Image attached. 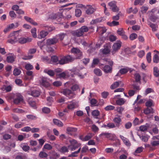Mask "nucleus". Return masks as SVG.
<instances>
[{
  "label": "nucleus",
  "instance_id": "42",
  "mask_svg": "<svg viewBox=\"0 0 159 159\" xmlns=\"http://www.w3.org/2000/svg\"><path fill=\"white\" fill-rule=\"evenodd\" d=\"M134 76L136 82H139V84H140L141 82L140 81V80L141 79V76L138 73L135 74L134 75Z\"/></svg>",
  "mask_w": 159,
  "mask_h": 159
},
{
  "label": "nucleus",
  "instance_id": "9",
  "mask_svg": "<svg viewBox=\"0 0 159 159\" xmlns=\"http://www.w3.org/2000/svg\"><path fill=\"white\" fill-rule=\"evenodd\" d=\"M62 17V15L61 13H58L56 14H53L51 16V19L56 20L59 22H60Z\"/></svg>",
  "mask_w": 159,
  "mask_h": 159
},
{
  "label": "nucleus",
  "instance_id": "33",
  "mask_svg": "<svg viewBox=\"0 0 159 159\" xmlns=\"http://www.w3.org/2000/svg\"><path fill=\"white\" fill-rule=\"evenodd\" d=\"M30 94L34 97H37L40 95V93L38 90H34L31 92Z\"/></svg>",
  "mask_w": 159,
  "mask_h": 159
},
{
  "label": "nucleus",
  "instance_id": "64",
  "mask_svg": "<svg viewBox=\"0 0 159 159\" xmlns=\"http://www.w3.org/2000/svg\"><path fill=\"white\" fill-rule=\"evenodd\" d=\"M9 15L12 18V19L15 18L16 16L15 12L13 11H10L9 12Z\"/></svg>",
  "mask_w": 159,
  "mask_h": 159
},
{
  "label": "nucleus",
  "instance_id": "27",
  "mask_svg": "<svg viewBox=\"0 0 159 159\" xmlns=\"http://www.w3.org/2000/svg\"><path fill=\"white\" fill-rule=\"evenodd\" d=\"M53 122L55 125L59 127H62L63 126L62 123L60 120L57 119H54L53 120Z\"/></svg>",
  "mask_w": 159,
  "mask_h": 159
},
{
  "label": "nucleus",
  "instance_id": "45",
  "mask_svg": "<svg viewBox=\"0 0 159 159\" xmlns=\"http://www.w3.org/2000/svg\"><path fill=\"white\" fill-rule=\"evenodd\" d=\"M41 84L45 87H48L49 85L48 82L46 80L43 79L42 80Z\"/></svg>",
  "mask_w": 159,
  "mask_h": 159
},
{
  "label": "nucleus",
  "instance_id": "49",
  "mask_svg": "<svg viewBox=\"0 0 159 159\" xmlns=\"http://www.w3.org/2000/svg\"><path fill=\"white\" fill-rule=\"evenodd\" d=\"M21 145L23 150L25 152H28L29 150L30 147L29 146L23 144H21Z\"/></svg>",
  "mask_w": 159,
  "mask_h": 159
},
{
  "label": "nucleus",
  "instance_id": "39",
  "mask_svg": "<svg viewBox=\"0 0 159 159\" xmlns=\"http://www.w3.org/2000/svg\"><path fill=\"white\" fill-rule=\"evenodd\" d=\"M93 72L96 75L98 76H101L102 74L101 70L99 69H95L94 70Z\"/></svg>",
  "mask_w": 159,
  "mask_h": 159
},
{
  "label": "nucleus",
  "instance_id": "47",
  "mask_svg": "<svg viewBox=\"0 0 159 159\" xmlns=\"http://www.w3.org/2000/svg\"><path fill=\"white\" fill-rule=\"evenodd\" d=\"M114 102H115L116 103L117 105H119V95H118L114 96L113 98Z\"/></svg>",
  "mask_w": 159,
  "mask_h": 159
},
{
  "label": "nucleus",
  "instance_id": "17",
  "mask_svg": "<svg viewBox=\"0 0 159 159\" xmlns=\"http://www.w3.org/2000/svg\"><path fill=\"white\" fill-rule=\"evenodd\" d=\"M51 159H57L60 156L59 154L55 152L54 151H52L50 152Z\"/></svg>",
  "mask_w": 159,
  "mask_h": 159
},
{
  "label": "nucleus",
  "instance_id": "15",
  "mask_svg": "<svg viewBox=\"0 0 159 159\" xmlns=\"http://www.w3.org/2000/svg\"><path fill=\"white\" fill-rule=\"evenodd\" d=\"M57 76L58 78L61 79H65L69 77L67 72L66 71L58 74L57 75Z\"/></svg>",
  "mask_w": 159,
  "mask_h": 159
},
{
  "label": "nucleus",
  "instance_id": "6",
  "mask_svg": "<svg viewBox=\"0 0 159 159\" xmlns=\"http://www.w3.org/2000/svg\"><path fill=\"white\" fill-rule=\"evenodd\" d=\"M46 41V45L47 46H48L57 43L58 40L57 37H53L52 38L48 39Z\"/></svg>",
  "mask_w": 159,
  "mask_h": 159
},
{
  "label": "nucleus",
  "instance_id": "18",
  "mask_svg": "<svg viewBox=\"0 0 159 159\" xmlns=\"http://www.w3.org/2000/svg\"><path fill=\"white\" fill-rule=\"evenodd\" d=\"M95 10V9L91 6L87 5L86 12L87 14L90 15L93 14Z\"/></svg>",
  "mask_w": 159,
  "mask_h": 159
},
{
  "label": "nucleus",
  "instance_id": "19",
  "mask_svg": "<svg viewBox=\"0 0 159 159\" xmlns=\"http://www.w3.org/2000/svg\"><path fill=\"white\" fill-rule=\"evenodd\" d=\"M72 34L73 35L77 37H80L83 35L82 31H81L80 29L78 30L73 31L72 33Z\"/></svg>",
  "mask_w": 159,
  "mask_h": 159
},
{
  "label": "nucleus",
  "instance_id": "12",
  "mask_svg": "<svg viewBox=\"0 0 159 159\" xmlns=\"http://www.w3.org/2000/svg\"><path fill=\"white\" fill-rule=\"evenodd\" d=\"M32 39L29 38H20L18 39V41L19 43L23 44H24L28 42H30L32 41Z\"/></svg>",
  "mask_w": 159,
  "mask_h": 159
},
{
  "label": "nucleus",
  "instance_id": "2",
  "mask_svg": "<svg viewBox=\"0 0 159 159\" xmlns=\"http://www.w3.org/2000/svg\"><path fill=\"white\" fill-rule=\"evenodd\" d=\"M19 30L15 31L11 33L8 36L9 39L7 40V42L11 44H14L18 42V34Z\"/></svg>",
  "mask_w": 159,
  "mask_h": 159
},
{
  "label": "nucleus",
  "instance_id": "16",
  "mask_svg": "<svg viewBox=\"0 0 159 159\" xmlns=\"http://www.w3.org/2000/svg\"><path fill=\"white\" fill-rule=\"evenodd\" d=\"M107 31V29L104 26H98L97 31L100 34L102 35Z\"/></svg>",
  "mask_w": 159,
  "mask_h": 159
},
{
  "label": "nucleus",
  "instance_id": "1",
  "mask_svg": "<svg viewBox=\"0 0 159 159\" xmlns=\"http://www.w3.org/2000/svg\"><path fill=\"white\" fill-rule=\"evenodd\" d=\"M70 52L73 53L75 57H73L70 55L64 56L60 61L61 64H66L72 62L76 59H80L83 57L82 52L78 48H73Z\"/></svg>",
  "mask_w": 159,
  "mask_h": 159
},
{
  "label": "nucleus",
  "instance_id": "57",
  "mask_svg": "<svg viewBox=\"0 0 159 159\" xmlns=\"http://www.w3.org/2000/svg\"><path fill=\"white\" fill-rule=\"evenodd\" d=\"M119 48V43L118 42L116 43H115L112 46V48L113 50L115 51L118 50Z\"/></svg>",
  "mask_w": 159,
  "mask_h": 159
},
{
  "label": "nucleus",
  "instance_id": "7",
  "mask_svg": "<svg viewBox=\"0 0 159 159\" xmlns=\"http://www.w3.org/2000/svg\"><path fill=\"white\" fill-rule=\"evenodd\" d=\"M62 93L63 94L70 98H73L74 96L73 93L69 89H63Z\"/></svg>",
  "mask_w": 159,
  "mask_h": 159
},
{
  "label": "nucleus",
  "instance_id": "38",
  "mask_svg": "<svg viewBox=\"0 0 159 159\" xmlns=\"http://www.w3.org/2000/svg\"><path fill=\"white\" fill-rule=\"evenodd\" d=\"M81 150V148L80 147L78 149V151H75L73 152H72L71 153V154L69 155L68 156V157H76L77 156V154L80 152Z\"/></svg>",
  "mask_w": 159,
  "mask_h": 159
},
{
  "label": "nucleus",
  "instance_id": "24",
  "mask_svg": "<svg viewBox=\"0 0 159 159\" xmlns=\"http://www.w3.org/2000/svg\"><path fill=\"white\" fill-rule=\"evenodd\" d=\"M43 72H44L47 73L51 77H53L55 75V73L53 70H48L47 69L44 70Z\"/></svg>",
  "mask_w": 159,
  "mask_h": 159
},
{
  "label": "nucleus",
  "instance_id": "10",
  "mask_svg": "<svg viewBox=\"0 0 159 159\" xmlns=\"http://www.w3.org/2000/svg\"><path fill=\"white\" fill-rule=\"evenodd\" d=\"M8 55H11L7 57V61L8 63H12L15 61L16 58V56L13 53H9Z\"/></svg>",
  "mask_w": 159,
  "mask_h": 159
},
{
  "label": "nucleus",
  "instance_id": "31",
  "mask_svg": "<svg viewBox=\"0 0 159 159\" xmlns=\"http://www.w3.org/2000/svg\"><path fill=\"white\" fill-rule=\"evenodd\" d=\"M1 89L3 91L5 90L6 92H9L11 90L12 87L10 85L7 86L4 85L2 88Z\"/></svg>",
  "mask_w": 159,
  "mask_h": 159
},
{
  "label": "nucleus",
  "instance_id": "14",
  "mask_svg": "<svg viewBox=\"0 0 159 159\" xmlns=\"http://www.w3.org/2000/svg\"><path fill=\"white\" fill-rule=\"evenodd\" d=\"M27 102L29 105L34 109L36 108V102L34 99L32 98H29L27 99Z\"/></svg>",
  "mask_w": 159,
  "mask_h": 159
},
{
  "label": "nucleus",
  "instance_id": "34",
  "mask_svg": "<svg viewBox=\"0 0 159 159\" xmlns=\"http://www.w3.org/2000/svg\"><path fill=\"white\" fill-rule=\"evenodd\" d=\"M72 69V71H74V74L77 75L81 79H83L84 78V75L81 74L79 72V70L78 69Z\"/></svg>",
  "mask_w": 159,
  "mask_h": 159
},
{
  "label": "nucleus",
  "instance_id": "46",
  "mask_svg": "<svg viewBox=\"0 0 159 159\" xmlns=\"http://www.w3.org/2000/svg\"><path fill=\"white\" fill-rule=\"evenodd\" d=\"M99 111L97 110H94L92 112V115L93 116H95V118L96 119L98 118V116L99 115Z\"/></svg>",
  "mask_w": 159,
  "mask_h": 159
},
{
  "label": "nucleus",
  "instance_id": "43",
  "mask_svg": "<svg viewBox=\"0 0 159 159\" xmlns=\"http://www.w3.org/2000/svg\"><path fill=\"white\" fill-rule=\"evenodd\" d=\"M80 29L83 34L84 33L87 32L89 30L88 27L86 26H82Z\"/></svg>",
  "mask_w": 159,
  "mask_h": 159
},
{
  "label": "nucleus",
  "instance_id": "58",
  "mask_svg": "<svg viewBox=\"0 0 159 159\" xmlns=\"http://www.w3.org/2000/svg\"><path fill=\"white\" fill-rule=\"evenodd\" d=\"M115 107L112 105H108L106 106L104 108L105 110L106 111H109L110 110H113L115 108Z\"/></svg>",
  "mask_w": 159,
  "mask_h": 159
},
{
  "label": "nucleus",
  "instance_id": "8",
  "mask_svg": "<svg viewBox=\"0 0 159 159\" xmlns=\"http://www.w3.org/2000/svg\"><path fill=\"white\" fill-rule=\"evenodd\" d=\"M157 11V9L154 8L151 11V13L150 15L149 16L150 20L153 21L155 22V21L158 18V16L155 14V12Z\"/></svg>",
  "mask_w": 159,
  "mask_h": 159
},
{
  "label": "nucleus",
  "instance_id": "44",
  "mask_svg": "<svg viewBox=\"0 0 159 159\" xmlns=\"http://www.w3.org/2000/svg\"><path fill=\"white\" fill-rule=\"evenodd\" d=\"M109 134H110V135L109 136V137L107 139H109V140H113V141H116V140L117 139V138L115 135L114 134H112L111 133H109Z\"/></svg>",
  "mask_w": 159,
  "mask_h": 159
},
{
  "label": "nucleus",
  "instance_id": "20",
  "mask_svg": "<svg viewBox=\"0 0 159 159\" xmlns=\"http://www.w3.org/2000/svg\"><path fill=\"white\" fill-rule=\"evenodd\" d=\"M111 47L109 45H107L104 46V48L102 50V53L104 54H107L110 52Z\"/></svg>",
  "mask_w": 159,
  "mask_h": 159
},
{
  "label": "nucleus",
  "instance_id": "28",
  "mask_svg": "<svg viewBox=\"0 0 159 159\" xmlns=\"http://www.w3.org/2000/svg\"><path fill=\"white\" fill-rule=\"evenodd\" d=\"M120 36H121V38L124 40H126L128 39V38L123 30V28H120Z\"/></svg>",
  "mask_w": 159,
  "mask_h": 159
},
{
  "label": "nucleus",
  "instance_id": "51",
  "mask_svg": "<svg viewBox=\"0 0 159 159\" xmlns=\"http://www.w3.org/2000/svg\"><path fill=\"white\" fill-rule=\"evenodd\" d=\"M59 151L61 152L64 153L68 151L67 147L65 146L62 147L59 150Z\"/></svg>",
  "mask_w": 159,
  "mask_h": 159
},
{
  "label": "nucleus",
  "instance_id": "5",
  "mask_svg": "<svg viewBox=\"0 0 159 159\" xmlns=\"http://www.w3.org/2000/svg\"><path fill=\"white\" fill-rule=\"evenodd\" d=\"M14 103L18 104L23 101L22 96L19 93H16L14 95Z\"/></svg>",
  "mask_w": 159,
  "mask_h": 159
},
{
  "label": "nucleus",
  "instance_id": "3",
  "mask_svg": "<svg viewBox=\"0 0 159 159\" xmlns=\"http://www.w3.org/2000/svg\"><path fill=\"white\" fill-rule=\"evenodd\" d=\"M70 144L68 146L69 148L71 151H73L79 147H80L81 144L78 143L76 140L73 139L70 141Z\"/></svg>",
  "mask_w": 159,
  "mask_h": 159
},
{
  "label": "nucleus",
  "instance_id": "23",
  "mask_svg": "<svg viewBox=\"0 0 159 159\" xmlns=\"http://www.w3.org/2000/svg\"><path fill=\"white\" fill-rule=\"evenodd\" d=\"M14 26V24L13 23L8 25L7 26V27L4 29L3 32L5 34L9 32L11 29H13Z\"/></svg>",
  "mask_w": 159,
  "mask_h": 159
},
{
  "label": "nucleus",
  "instance_id": "41",
  "mask_svg": "<svg viewBox=\"0 0 159 159\" xmlns=\"http://www.w3.org/2000/svg\"><path fill=\"white\" fill-rule=\"evenodd\" d=\"M145 0H135L134 4L135 5H142L144 3Z\"/></svg>",
  "mask_w": 159,
  "mask_h": 159
},
{
  "label": "nucleus",
  "instance_id": "50",
  "mask_svg": "<svg viewBox=\"0 0 159 159\" xmlns=\"http://www.w3.org/2000/svg\"><path fill=\"white\" fill-rule=\"evenodd\" d=\"M119 84V83L118 81H116L113 83L111 86L110 88L113 89H116L118 86Z\"/></svg>",
  "mask_w": 159,
  "mask_h": 159
},
{
  "label": "nucleus",
  "instance_id": "4",
  "mask_svg": "<svg viewBox=\"0 0 159 159\" xmlns=\"http://www.w3.org/2000/svg\"><path fill=\"white\" fill-rule=\"evenodd\" d=\"M108 5L110 7V9L114 12H116L119 11V8L116 6V2L113 1L109 2Z\"/></svg>",
  "mask_w": 159,
  "mask_h": 159
},
{
  "label": "nucleus",
  "instance_id": "36",
  "mask_svg": "<svg viewBox=\"0 0 159 159\" xmlns=\"http://www.w3.org/2000/svg\"><path fill=\"white\" fill-rule=\"evenodd\" d=\"M66 130L68 133H70L76 131L77 129L74 127H68L66 128Z\"/></svg>",
  "mask_w": 159,
  "mask_h": 159
},
{
  "label": "nucleus",
  "instance_id": "60",
  "mask_svg": "<svg viewBox=\"0 0 159 159\" xmlns=\"http://www.w3.org/2000/svg\"><path fill=\"white\" fill-rule=\"evenodd\" d=\"M24 125V123L22 122H18L15 125V127L16 128H21Z\"/></svg>",
  "mask_w": 159,
  "mask_h": 159
},
{
  "label": "nucleus",
  "instance_id": "48",
  "mask_svg": "<svg viewBox=\"0 0 159 159\" xmlns=\"http://www.w3.org/2000/svg\"><path fill=\"white\" fill-rule=\"evenodd\" d=\"M132 88L135 91H139L140 89V86L138 84L134 83L132 85Z\"/></svg>",
  "mask_w": 159,
  "mask_h": 159
},
{
  "label": "nucleus",
  "instance_id": "26",
  "mask_svg": "<svg viewBox=\"0 0 159 159\" xmlns=\"http://www.w3.org/2000/svg\"><path fill=\"white\" fill-rule=\"evenodd\" d=\"M104 128L107 129H113L116 127V126L115 124L111 122H109L107 125H103Z\"/></svg>",
  "mask_w": 159,
  "mask_h": 159
},
{
  "label": "nucleus",
  "instance_id": "62",
  "mask_svg": "<svg viewBox=\"0 0 159 159\" xmlns=\"http://www.w3.org/2000/svg\"><path fill=\"white\" fill-rule=\"evenodd\" d=\"M31 128L28 126L24 127L21 129V130L23 132H28L31 131Z\"/></svg>",
  "mask_w": 159,
  "mask_h": 159
},
{
  "label": "nucleus",
  "instance_id": "54",
  "mask_svg": "<svg viewBox=\"0 0 159 159\" xmlns=\"http://www.w3.org/2000/svg\"><path fill=\"white\" fill-rule=\"evenodd\" d=\"M31 32L33 37L34 38L37 37L36 29L35 28H32L31 30Z\"/></svg>",
  "mask_w": 159,
  "mask_h": 159
},
{
  "label": "nucleus",
  "instance_id": "21",
  "mask_svg": "<svg viewBox=\"0 0 159 159\" xmlns=\"http://www.w3.org/2000/svg\"><path fill=\"white\" fill-rule=\"evenodd\" d=\"M120 137L121 139L124 143L127 146L129 147L131 145V143L127 138L124 137L120 135Z\"/></svg>",
  "mask_w": 159,
  "mask_h": 159
},
{
  "label": "nucleus",
  "instance_id": "53",
  "mask_svg": "<svg viewBox=\"0 0 159 159\" xmlns=\"http://www.w3.org/2000/svg\"><path fill=\"white\" fill-rule=\"evenodd\" d=\"M153 61L154 63H158L159 62V57L158 55L155 54L153 57Z\"/></svg>",
  "mask_w": 159,
  "mask_h": 159
},
{
  "label": "nucleus",
  "instance_id": "61",
  "mask_svg": "<svg viewBox=\"0 0 159 159\" xmlns=\"http://www.w3.org/2000/svg\"><path fill=\"white\" fill-rule=\"evenodd\" d=\"M66 34L64 33H61L56 35V37H59V39L61 41H62L64 38V37L66 35Z\"/></svg>",
  "mask_w": 159,
  "mask_h": 159
},
{
  "label": "nucleus",
  "instance_id": "22",
  "mask_svg": "<svg viewBox=\"0 0 159 159\" xmlns=\"http://www.w3.org/2000/svg\"><path fill=\"white\" fill-rule=\"evenodd\" d=\"M48 33L47 31L42 30L40 32L39 34L38 35V37L39 39H42L45 38L48 34Z\"/></svg>",
  "mask_w": 159,
  "mask_h": 159
},
{
  "label": "nucleus",
  "instance_id": "37",
  "mask_svg": "<svg viewBox=\"0 0 159 159\" xmlns=\"http://www.w3.org/2000/svg\"><path fill=\"white\" fill-rule=\"evenodd\" d=\"M153 75L156 77H158L159 76V70L157 67L153 68Z\"/></svg>",
  "mask_w": 159,
  "mask_h": 159
},
{
  "label": "nucleus",
  "instance_id": "30",
  "mask_svg": "<svg viewBox=\"0 0 159 159\" xmlns=\"http://www.w3.org/2000/svg\"><path fill=\"white\" fill-rule=\"evenodd\" d=\"M110 134L108 133H102L99 135V138L101 139H103L104 138H108Z\"/></svg>",
  "mask_w": 159,
  "mask_h": 159
},
{
  "label": "nucleus",
  "instance_id": "25",
  "mask_svg": "<svg viewBox=\"0 0 159 159\" xmlns=\"http://www.w3.org/2000/svg\"><path fill=\"white\" fill-rule=\"evenodd\" d=\"M153 112V109L151 107H147L143 110V113L146 115H148L151 113L152 114Z\"/></svg>",
  "mask_w": 159,
  "mask_h": 159
},
{
  "label": "nucleus",
  "instance_id": "55",
  "mask_svg": "<svg viewBox=\"0 0 159 159\" xmlns=\"http://www.w3.org/2000/svg\"><path fill=\"white\" fill-rule=\"evenodd\" d=\"M21 73L20 70L17 68H15L13 71V75L15 76L19 75Z\"/></svg>",
  "mask_w": 159,
  "mask_h": 159
},
{
  "label": "nucleus",
  "instance_id": "13",
  "mask_svg": "<svg viewBox=\"0 0 159 159\" xmlns=\"http://www.w3.org/2000/svg\"><path fill=\"white\" fill-rule=\"evenodd\" d=\"M63 56L60 57L58 58L56 56H53L51 57V61L53 62L56 63L57 64H59L60 65H64V64H61L60 63V61Z\"/></svg>",
  "mask_w": 159,
  "mask_h": 159
},
{
  "label": "nucleus",
  "instance_id": "40",
  "mask_svg": "<svg viewBox=\"0 0 159 159\" xmlns=\"http://www.w3.org/2000/svg\"><path fill=\"white\" fill-rule=\"evenodd\" d=\"M113 121L115 124L116 126H118L119 125V116H117L115 117Z\"/></svg>",
  "mask_w": 159,
  "mask_h": 159
},
{
  "label": "nucleus",
  "instance_id": "35",
  "mask_svg": "<svg viewBox=\"0 0 159 159\" xmlns=\"http://www.w3.org/2000/svg\"><path fill=\"white\" fill-rule=\"evenodd\" d=\"M102 20V18H97L94 20H93L90 22L91 24H94L101 22Z\"/></svg>",
  "mask_w": 159,
  "mask_h": 159
},
{
  "label": "nucleus",
  "instance_id": "56",
  "mask_svg": "<svg viewBox=\"0 0 159 159\" xmlns=\"http://www.w3.org/2000/svg\"><path fill=\"white\" fill-rule=\"evenodd\" d=\"M82 14L81 10L79 9H76L75 10V16H76L80 17Z\"/></svg>",
  "mask_w": 159,
  "mask_h": 159
},
{
  "label": "nucleus",
  "instance_id": "11",
  "mask_svg": "<svg viewBox=\"0 0 159 159\" xmlns=\"http://www.w3.org/2000/svg\"><path fill=\"white\" fill-rule=\"evenodd\" d=\"M113 64L112 61H111L110 64V66L106 65L103 68V71L106 73H111L112 71V66Z\"/></svg>",
  "mask_w": 159,
  "mask_h": 159
},
{
  "label": "nucleus",
  "instance_id": "32",
  "mask_svg": "<svg viewBox=\"0 0 159 159\" xmlns=\"http://www.w3.org/2000/svg\"><path fill=\"white\" fill-rule=\"evenodd\" d=\"M107 24L110 26H116L119 25V22L118 21L113 20L112 22H107Z\"/></svg>",
  "mask_w": 159,
  "mask_h": 159
},
{
  "label": "nucleus",
  "instance_id": "52",
  "mask_svg": "<svg viewBox=\"0 0 159 159\" xmlns=\"http://www.w3.org/2000/svg\"><path fill=\"white\" fill-rule=\"evenodd\" d=\"M128 70L127 67L121 68L120 69V74H125L128 72Z\"/></svg>",
  "mask_w": 159,
  "mask_h": 159
},
{
  "label": "nucleus",
  "instance_id": "63",
  "mask_svg": "<svg viewBox=\"0 0 159 159\" xmlns=\"http://www.w3.org/2000/svg\"><path fill=\"white\" fill-rule=\"evenodd\" d=\"M93 136V134L92 133H89L84 137L85 141H87L91 139Z\"/></svg>",
  "mask_w": 159,
  "mask_h": 159
},
{
  "label": "nucleus",
  "instance_id": "59",
  "mask_svg": "<svg viewBox=\"0 0 159 159\" xmlns=\"http://www.w3.org/2000/svg\"><path fill=\"white\" fill-rule=\"evenodd\" d=\"M39 156L41 158H46L48 156V154L44 152H41L39 153Z\"/></svg>",
  "mask_w": 159,
  "mask_h": 159
},
{
  "label": "nucleus",
  "instance_id": "29",
  "mask_svg": "<svg viewBox=\"0 0 159 159\" xmlns=\"http://www.w3.org/2000/svg\"><path fill=\"white\" fill-rule=\"evenodd\" d=\"M148 25L152 28V31L155 32L157 30L158 28V26L157 25L152 23L151 22H150Z\"/></svg>",
  "mask_w": 159,
  "mask_h": 159
}]
</instances>
